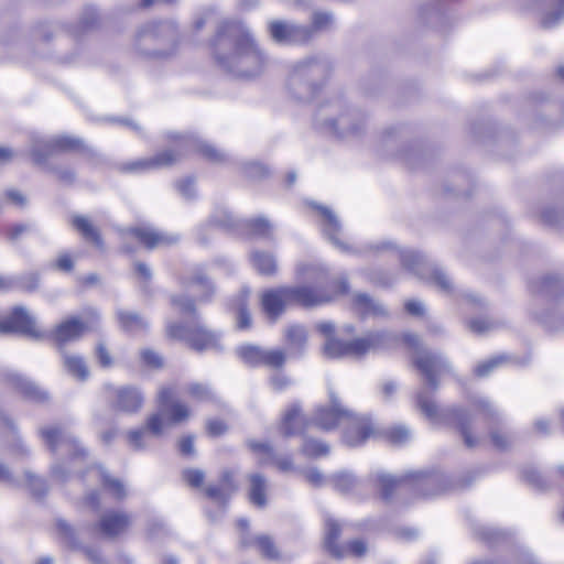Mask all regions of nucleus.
<instances>
[{"label":"nucleus","mask_w":564,"mask_h":564,"mask_svg":"<svg viewBox=\"0 0 564 564\" xmlns=\"http://www.w3.org/2000/svg\"><path fill=\"white\" fill-rule=\"evenodd\" d=\"M475 533L479 536V539L491 544L497 543L506 536L503 531L485 525L477 527L475 529Z\"/></svg>","instance_id":"55"},{"label":"nucleus","mask_w":564,"mask_h":564,"mask_svg":"<svg viewBox=\"0 0 564 564\" xmlns=\"http://www.w3.org/2000/svg\"><path fill=\"white\" fill-rule=\"evenodd\" d=\"M329 445L319 440L304 437L302 453L310 458L327 456L329 454Z\"/></svg>","instance_id":"45"},{"label":"nucleus","mask_w":564,"mask_h":564,"mask_svg":"<svg viewBox=\"0 0 564 564\" xmlns=\"http://www.w3.org/2000/svg\"><path fill=\"white\" fill-rule=\"evenodd\" d=\"M0 333H15L35 339L43 337V334L36 329L34 318L22 306L14 307L8 317L0 321Z\"/></svg>","instance_id":"17"},{"label":"nucleus","mask_w":564,"mask_h":564,"mask_svg":"<svg viewBox=\"0 0 564 564\" xmlns=\"http://www.w3.org/2000/svg\"><path fill=\"white\" fill-rule=\"evenodd\" d=\"M543 29H553L564 19V0H532Z\"/></svg>","instance_id":"21"},{"label":"nucleus","mask_w":564,"mask_h":564,"mask_svg":"<svg viewBox=\"0 0 564 564\" xmlns=\"http://www.w3.org/2000/svg\"><path fill=\"white\" fill-rule=\"evenodd\" d=\"M319 129L338 138L360 135L365 129L366 116L358 109H350L343 96H334L323 102L314 116Z\"/></svg>","instance_id":"7"},{"label":"nucleus","mask_w":564,"mask_h":564,"mask_svg":"<svg viewBox=\"0 0 564 564\" xmlns=\"http://www.w3.org/2000/svg\"><path fill=\"white\" fill-rule=\"evenodd\" d=\"M269 383L274 391L281 392L292 384V380L281 370H274L269 378Z\"/></svg>","instance_id":"63"},{"label":"nucleus","mask_w":564,"mask_h":564,"mask_svg":"<svg viewBox=\"0 0 564 564\" xmlns=\"http://www.w3.org/2000/svg\"><path fill=\"white\" fill-rule=\"evenodd\" d=\"M400 260L406 270L419 276H424L425 272H430L431 281L437 285L443 292L449 293L453 284L447 274L437 267L430 265L424 256L413 250H403L400 252Z\"/></svg>","instance_id":"15"},{"label":"nucleus","mask_w":564,"mask_h":564,"mask_svg":"<svg viewBox=\"0 0 564 564\" xmlns=\"http://www.w3.org/2000/svg\"><path fill=\"white\" fill-rule=\"evenodd\" d=\"M101 484L116 499H123L127 496L123 482L110 476L102 467H99Z\"/></svg>","instance_id":"44"},{"label":"nucleus","mask_w":564,"mask_h":564,"mask_svg":"<svg viewBox=\"0 0 564 564\" xmlns=\"http://www.w3.org/2000/svg\"><path fill=\"white\" fill-rule=\"evenodd\" d=\"M502 323L491 316H478L473 317L467 322V326L470 332L476 335H486L500 328Z\"/></svg>","instance_id":"38"},{"label":"nucleus","mask_w":564,"mask_h":564,"mask_svg":"<svg viewBox=\"0 0 564 564\" xmlns=\"http://www.w3.org/2000/svg\"><path fill=\"white\" fill-rule=\"evenodd\" d=\"M507 360V356L505 355H501V356H496L494 358H490L489 360L487 361H484L481 364H479L476 368H475V375L477 377H487L489 376L496 368H498L500 365H502L503 362H506Z\"/></svg>","instance_id":"52"},{"label":"nucleus","mask_w":564,"mask_h":564,"mask_svg":"<svg viewBox=\"0 0 564 564\" xmlns=\"http://www.w3.org/2000/svg\"><path fill=\"white\" fill-rule=\"evenodd\" d=\"M312 207L316 209L321 217V228L324 236L339 250L348 252L349 246L339 239L341 232V224L337 215L327 206L321 204H312Z\"/></svg>","instance_id":"20"},{"label":"nucleus","mask_w":564,"mask_h":564,"mask_svg":"<svg viewBox=\"0 0 564 564\" xmlns=\"http://www.w3.org/2000/svg\"><path fill=\"white\" fill-rule=\"evenodd\" d=\"M85 150L86 148L82 139L70 135H54L50 138H34L31 155L34 163L44 164L50 156L56 153Z\"/></svg>","instance_id":"13"},{"label":"nucleus","mask_w":564,"mask_h":564,"mask_svg":"<svg viewBox=\"0 0 564 564\" xmlns=\"http://www.w3.org/2000/svg\"><path fill=\"white\" fill-rule=\"evenodd\" d=\"M212 225L226 231H239L242 220L236 218L230 212L221 209L216 212L210 218Z\"/></svg>","instance_id":"41"},{"label":"nucleus","mask_w":564,"mask_h":564,"mask_svg":"<svg viewBox=\"0 0 564 564\" xmlns=\"http://www.w3.org/2000/svg\"><path fill=\"white\" fill-rule=\"evenodd\" d=\"M323 354L329 359H339L348 356V341L340 340L336 337L326 339L323 346Z\"/></svg>","instance_id":"43"},{"label":"nucleus","mask_w":564,"mask_h":564,"mask_svg":"<svg viewBox=\"0 0 564 564\" xmlns=\"http://www.w3.org/2000/svg\"><path fill=\"white\" fill-rule=\"evenodd\" d=\"M3 376L4 380L25 398L36 402H43L48 399V393L46 391L20 373L15 371H7Z\"/></svg>","instance_id":"24"},{"label":"nucleus","mask_w":564,"mask_h":564,"mask_svg":"<svg viewBox=\"0 0 564 564\" xmlns=\"http://www.w3.org/2000/svg\"><path fill=\"white\" fill-rule=\"evenodd\" d=\"M250 260L261 275H274L278 271L276 258L272 252L254 250L250 253Z\"/></svg>","instance_id":"33"},{"label":"nucleus","mask_w":564,"mask_h":564,"mask_svg":"<svg viewBox=\"0 0 564 564\" xmlns=\"http://www.w3.org/2000/svg\"><path fill=\"white\" fill-rule=\"evenodd\" d=\"M130 524V517L123 512H106L97 523L93 525V530L99 532L102 536L113 539L122 533Z\"/></svg>","instance_id":"22"},{"label":"nucleus","mask_w":564,"mask_h":564,"mask_svg":"<svg viewBox=\"0 0 564 564\" xmlns=\"http://www.w3.org/2000/svg\"><path fill=\"white\" fill-rule=\"evenodd\" d=\"M178 193L186 199L193 200L196 197L195 181L192 177L180 180L175 184Z\"/></svg>","instance_id":"61"},{"label":"nucleus","mask_w":564,"mask_h":564,"mask_svg":"<svg viewBox=\"0 0 564 564\" xmlns=\"http://www.w3.org/2000/svg\"><path fill=\"white\" fill-rule=\"evenodd\" d=\"M423 15L433 24L442 22L446 18L444 2L440 0L433 4L427 6L423 10Z\"/></svg>","instance_id":"56"},{"label":"nucleus","mask_w":564,"mask_h":564,"mask_svg":"<svg viewBox=\"0 0 564 564\" xmlns=\"http://www.w3.org/2000/svg\"><path fill=\"white\" fill-rule=\"evenodd\" d=\"M534 293L556 297L564 292V281L557 275H545L532 285Z\"/></svg>","instance_id":"36"},{"label":"nucleus","mask_w":564,"mask_h":564,"mask_svg":"<svg viewBox=\"0 0 564 564\" xmlns=\"http://www.w3.org/2000/svg\"><path fill=\"white\" fill-rule=\"evenodd\" d=\"M172 306L182 315L189 316L191 322L169 323L167 335L175 339L185 340L193 349L204 351L208 349H220V336L202 325L198 321L195 302L188 295H172Z\"/></svg>","instance_id":"5"},{"label":"nucleus","mask_w":564,"mask_h":564,"mask_svg":"<svg viewBox=\"0 0 564 564\" xmlns=\"http://www.w3.org/2000/svg\"><path fill=\"white\" fill-rule=\"evenodd\" d=\"M84 319L72 316L59 323L52 332V338L58 351L66 350L68 343L82 338L86 330H97L100 325V314L94 307H87L83 312Z\"/></svg>","instance_id":"12"},{"label":"nucleus","mask_w":564,"mask_h":564,"mask_svg":"<svg viewBox=\"0 0 564 564\" xmlns=\"http://www.w3.org/2000/svg\"><path fill=\"white\" fill-rule=\"evenodd\" d=\"M267 29L270 39L279 45H303L313 39L312 28L289 20H271Z\"/></svg>","instance_id":"14"},{"label":"nucleus","mask_w":564,"mask_h":564,"mask_svg":"<svg viewBox=\"0 0 564 564\" xmlns=\"http://www.w3.org/2000/svg\"><path fill=\"white\" fill-rule=\"evenodd\" d=\"M241 229H247L252 236L273 239L272 225L264 217L242 220Z\"/></svg>","instance_id":"40"},{"label":"nucleus","mask_w":564,"mask_h":564,"mask_svg":"<svg viewBox=\"0 0 564 564\" xmlns=\"http://www.w3.org/2000/svg\"><path fill=\"white\" fill-rule=\"evenodd\" d=\"M522 478L536 489L543 490L546 488L544 478L534 467H524L522 469Z\"/></svg>","instance_id":"58"},{"label":"nucleus","mask_w":564,"mask_h":564,"mask_svg":"<svg viewBox=\"0 0 564 564\" xmlns=\"http://www.w3.org/2000/svg\"><path fill=\"white\" fill-rule=\"evenodd\" d=\"M305 430V420L301 415V408L299 404H293L285 413L282 424L281 433L285 437L302 434Z\"/></svg>","instance_id":"31"},{"label":"nucleus","mask_w":564,"mask_h":564,"mask_svg":"<svg viewBox=\"0 0 564 564\" xmlns=\"http://www.w3.org/2000/svg\"><path fill=\"white\" fill-rule=\"evenodd\" d=\"M371 478L378 485L384 501H391L397 489L414 491L422 497H432L445 491L448 484L447 477L438 471H412L402 478L377 473Z\"/></svg>","instance_id":"8"},{"label":"nucleus","mask_w":564,"mask_h":564,"mask_svg":"<svg viewBox=\"0 0 564 564\" xmlns=\"http://www.w3.org/2000/svg\"><path fill=\"white\" fill-rule=\"evenodd\" d=\"M189 416L188 408L175 400V390L173 387H162L158 393V412L148 416V427L155 438L162 436L166 425H175L185 421Z\"/></svg>","instance_id":"11"},{"label":"nucleus","mask_w":564,"mask_h":564,"mask_svg":"<svg viewBox=\"0 0 564 564\" xmlns=\"http://www.w3.org/2000/svg\"><path fill=\"white\" fill-rule=\"evenodd\" d=\"M471 404L485 415L490 424L501 422L498 410L486 398H476L471 401Z\"/></svg>","instance_id":"48"},{"label":"nucleus","mask_w":564,"mask_h":564,"mask_svg":"<svg viewBox=\"0 0 564 564\" xmlns=\"http://www.w3.org/2000/svg\"><path fill=\"white\" fill-rule=\"evenodd\" d=\"M205 495L208 499L218 505L223 511L231 496V494L220 485H208L205 489Z\"/></svg>","instance_id":"49"},{"label":"nucleus","mask_w":564,"mask_h":564,"mask_svg":"<svg viewBox=\"0 0 564 564\" xmlns=\"http://www.w3.org/2000/svg\"><path fill=\"white\" fill-rule=\"evenodd\" d=\"M328 394L329 405L316 409L313 416L314 424L324 431H330L339 424H345L344 443L350 447L362 445L373 433L370 419L345 408L332 389Z\"/></svg>","instance_id":"4"},{"label":"nucleus","mask_w":564,"mask_h":564,"mask_svg":"<svg viewBox=\"0 0 564 564\" xmlns=\"http://www.w3.org/2000/svg\"><path fill=\"white\" fill-rule=\"evenodd\" d=\"M64 371L79 382H85L90 376L86 359L78 354L67 350L58 351Z\"/></svg>","instance_id":"26"},{"label":"nucleus","mask_w":564,"mask_h":564,"mask_svg":"<svg viewBox=\"0 0 564 564\" xmlns=\"http://www.w3.org/2000/svg\"><path fill=\"white\" fill-rule=\"evenodd\" d=\"M143 394L139 388L124 386L115 390L113 408L124 413H135L143 405Z\"/></svg>","instance_id":"23"},{"label":"nucleus","mask_w":564,"mask_h":564,"mask_svg":"<svg viewBox=\"0 0 564 564\" xmlns=\"http://www.w3.org/2000/svg\"><path fill=\"white\" fill-rule=\"evenodd\" d=\"M343 531V525L332 518L325 521V547L336 558L345 557L344 546L337 543Z\"/></svg>","instance_id":"29"},{"label":"nucleus","mask_w":564,"mask_h":564,"mask_svg":"<svg viewBox=\"0 0 564 564\" xmlns=\"http://www.w3.org/2000/svg\"><path fill=\"white\" fill-rule=\"evenodd\" d=\"M167 140L170 142L169 148L150 158L119 163L117 165L118 171L127 174H141L153 170H161L176 164L193 152L199 153L213 163H221L227 159L225 152L192 133L169 132Z\"/></svg>","instance_id":"3"},{"label":"nucleus","mask_w":564,"mask_h":564,"mask_svg":"<svg viewBox=\"0 0 564 564\" xmlns=\"http://www.w3.org/2000/svg\"><path fill=\"white\" fill-rule=\"evenodd\" d=\"M72 225L86 241L91 242L99 250H104L105 243L100 231L87 217L76 215L72 219Z\"/></svg>","instance_id":"30"},{"label":"nucleus","mask_w":564,"mask_h":564,"mask_svg":"<svg viewBox=\"0 0 564 564\" xmlns=\"http://www.w3.org/2000/svg\"><path fill=\"white\" fill-rule=\"evenodd\" d=\"M177 42L178 30L175 22H151L137 33L135 48L145 57L165 58L174 54Z\"/></svg>","instance_id":"10"},{"label":"nucleus","mask_w":564,"mask_h":564,"mask_svg":"<svg viewBox=\"0 0 564 564\" xmlns=\"http://www.w3.org/2000/svg\"><path fill=\"white\" fill-rule=\"evenodd\" d=\"M40 434L53 454L65 452L69 455L67 466L64 462H56L51 467L53 478L61 482L67 481L86 463L87 451L70 432L61 426L43 427Z\"/></svg>","instance_id":"9"},{"label":"nucleus","mask_w":564,"mask_h":564,"mask_svg":"<svg viewBox=\"0 0 564 564\" xmlns=\"http://www.w3.org/2000/svg\"><path fill=\"white\" fill-rule=\"evenodd\" d=\"M188 394L198 401H209L214 398V392L208 384L194 382L187 387Z\"/></svg>","instance_id":"53"},{"label":"nucleus","mask_w":564,"mask_h":564,"mask_svg":"<svg viewBox=\"0 0 564 564\" xmlns=\"http://www.w3.org/2000/svg\"><path fill=\"white\" fill-rule=\"evenodd\" d=\"M122 240L129 237L135 238L142 246L149 250L160 247H171L178 243L181 237L174 232L162 231L149 225H140L120 229Z\"/></svg>","instance_id":"16"},{"label":"nucleus","mask_w":564,"mask_h":564,"mask_svg":"<svg viewBox=\"0 0 564 564\" xmlns=\"http://www.w3.org/2000/svg\"><path fill=\"white\" fill-rule=\"evenodd\" d=\"M354 305L362 316H387L386 307L367 293H357Z\"/></svg>","instance_id":"35"},{"label":"nucleus","mask_w":564,"mask_h":564,"mask_svg":"<svg viewBox=\"0 0 564 564\" xmlns=\"http://www.w3.org/2000/svg\"><path fill=\"white\" fill-rule=\"evenodd\" d=\"M261 306L263 312L273 321L280 317L290 306L286 299V288L281 286L265 291L261 296Z\"/></svg>","instance_id":"25"},{"label":"nucleus","mask_w":564,"mask_h":564,"mask_svg":"<svg viewBox=\"0 0 564 564\" xmlns=\"http://www.w3.org/2000/svg\"><path fill=\"white\" fill-rule=\"evenodd\" d=\"M544 224L564 228V207H547L541 214Z\"/></svg>","instance_id":"50"},{"label":"nucleus","mask_w":564,"mask_h":564,"mask_svg":"<svg viewBox=\"0 0 564 564\" xmlns=\"http://www.w3.org/2000/svg\"><path fill=\"white\" fill-rule=\"evenodd\" d=\"M333 72L332 62L325 56H311L295 63L288 78L292 98L300 102L313 100Z\"/></svg>","instance_id":"6"},{"label":"nucleus","mask_w":564,"mask_h":564,"mask_svg":"<svg viewBox=\"0 0 564 564\" xmlns=\"http://www.w3.org/2000/svg\"><path fill=\"white\" fill-rule=\"evenodd\" d=\"M264 347L245 344L236 349L237 356L249 367L258 368L261 367V357L263 354Z\"/></svg>","instance_id":"39"},{"label":"nucleus","mask_w":564,"mask_h":564,"mask_svg":"<svg viewBox=\"0 0 564 564\" xmlns=\"http://www.w3.org/2000/svg\"><path fill=\"white\" fill-rule=\"evenodd\" d=\"M140 357L142 362L150 368L160 369L163 367V358L150 348L142 349Z\"/></svg>","instance_id":"64"},{"label":"nucleus","mask_w":564,"mask_h":564,"mask_svg":"<svg viewBox=\"0 0 564 564\" xmlns=\"http://www.w3.org/2000/svg\"><path fill=\"white\" fill-rule=\"evenodd\" d=\"M148 436L154 437L151 430L148 427V419L143 426L128 432V441L135 451H141L147 447L145 438Z\"/></svg>","instance_id":"47"},{"label":"nucleus","mask_w":564,"mask_h":564,"mask_svg":"<svg viewBox=\"0 0 564 564\" xmlns=\"http://www.w3.org/2000/svg\"><path fill=\"white\" fill-rule=\"evenodd\" d=\"M249 500L252 505L258 508H264L267 506V478L259 473L249 475Z\"/></svg>","instance_id":"34"},{"label":"nucleus","mask_w":564,"mask_h":564,"mask_svg":"<svg viewBox=\"0 0 564 564\" xmlns=\"http://www.w3.org/2000/svg\"><path fill=\"white\" fill-rule=\"evenodd\" d=\"M242 171L246 177L252 181H260L270 174L269 169L265 165L258 162L245 163L242 165Z\"/></svg>","instance_id":"51"},{"label":"nucleus","mask_w":564,"mask_h":564,"mask_svg":"<svg viewBox=\"0 0 564 564\" xmlns=\"http://www.w3.org/2000/svg\"><path fill=\"white\" fill-rule=\"evenodd\" d=\"M285 288L286 299L289 300L290 306L296 305L305 308H312L327 304L332 301V296L327 295L325 292L317 288L310 285Z\"/></svg>","instance_id":"19"},{"label":"nucleus","mask_w":564,"mask_h":564,"mask_svg":"<svg viewBox=\"0 0 564 564\" xmlns=\"http://www.w3.org/2000/svg\"><path fill=\"white\" fill-rule=\"evenodd\" d=\"M343 546L345 550V556L351 555L354 557H362L368 551L367 543L361 539L351 540Z\"/></svg>","instance_id":"62"},{"label":"nucleus","mask_w":564,"mask_h":564,"mask_svg":"<svg viewBox=\"0 0 564 564\" xmlns=\"http://www.w3.org/2000/svg\"><path fill=\"white\" fill-rule=\"evenodd\" d=\"M25 479L28 481V485H29L32 494L35 497L42 498L46 495L48 488H47V484H46L45 479H43L30 471L25 473Z\"/></svg>","instance_id":"54"},{"label":"nucleus","mask_w":564,"mask_h":564,"mask_svg":"<svg viewBox=\"0 0 564 564\" xmlns=\"http://www.w3.org/2000/svg\"><path fill=\"white\" fill-rule=\"evenodd\" d=\"M252 543L258 547L263 557L270 561H280L281 554L270 535L261 534L253 539Z\"/></svg>","instance_id":"42"},{"label":"nucleus","mask_w":564,"mask_h":564,"mask_svg":"<svg viewBox=\"0 0 564 564\" xmlns=\"http://www.w3.org/2000/svg\"><path fill=\"white\" fill-rule=\"evenodd\" d=\"M288 360V352L284 348H264L261 357V367L271 370H282Z\"/></svg>","instance_id":"37"},{"label":"nucleus","mask_w":564,"mask_h":564,"mask_svg":"<svg viewBox=\"0 0 564 564\" xmlns=\"http://www.w3.org/2000/svg\"><path fill=\"white\" fill-rule=\"evenodd\" d=\"M386 435H387V438L392 444H394V445H402V444L406 443L410 440L411 433H410V431L405 426L398 425V426L390 427L386 432Z\"/></svg>","instance_id":"57"},{"label":"nucleus","mask_w":564,"mask_h":564,"mask_svg":"<svg viewBox=\"0 0 564 564\" xmlns=\"http://www.w3.org/2000/svg\"><path fill=\"white\" fill-rule=\"evenodd\" d=\"M288 345V357L301 358L305 354L307 344V330L302 325H291L284 332Z\"/></svg>","instance_id":"27"},{"label":"nucleus","mask_w":564,"mask_h":564,"mask_svg":"<svg viewBox=\"0 0 564 564\" xmlns=\"http://www.w3.org/2000/svg\"><path fill=\"white\" fill-rule=\"evenodd\" d=\"M333 23V14L329 12L316 11L312 15V25H308L313 29V34L315 31L325 30Z\"/></svg>","instance_id":"59"},{"label":"nucleus","mask_w":564,"mask_h":564,"mask_svg":"<svg viewBox=\"0 0 564 564\" xmlns=\"http://www.w3.org/2000/svg\"><path fill=\"white\" fill-rule=\"evenodd\" d=\"M414 366L425 379V384L416 392V406L433 423L455 426L468 448L478 444V438L471 434L474 417L462 406L440 408L434 394L440 389V378L452 371L448 359L440 352L417 351L413 358Z\"/></svg>","instance_id":"1"},{"label":"nucleus","mask_w":564,"mask_h":564,"mask_svg":"<svg viewBox=\"0 0 564 564\" xmlns=\"http://www.w3.org/2000/svg\"><path fill=\"white\" fill-rule=\"evenodd\" d=\"M213 48L217 63L237 77L258 76L267 63V56L250 30L238 20H226L219 24Z\"/></svg>","instance_id":"2"},{"label":"nucleus","mask_w":564,"mask_h":564,"mask_svg":"<svg viewBox=\"0 0 564 564\" xmlns=\"http://www.w3.org/2000/svg\"><path fill=\"white\" fill-rule=\"evenodd\" d=\"M395 335L388 332L369 333L348 341V356L362 357L369 351L388 349L397 343Z\"/></svg>","instance_id":"18"},{"label":"nucleus","mask_w":564,"mask_h":564,"mask_svg":"<svg viewBox=\"0 0 564 564\" xmlns=\"http://www.w3.org/2000/svg\"><path fill=\"white\" fill-rule=\"evenodd\" d=\"M183 285L186 289L198 288L202 294L198 296L200 303L209 302L215 294V285L205 274L203 268H196L192 275L183 280Z\"/></svg>","instance_id":"28"},{"label":"nucleus","mask_w":564,"mask_h":564,"mask_svg":"<svg viewBox=\"0 0 564 564\" xmlns=\"http://www.w3.org/2000/svg\"><path fill=\"white\" fill-rule=\"evenodd\" d=\"M330 481L336 490L340 492H349L358 485L357 477L347 470L338 471L330 477Z\"/></svg>","instance_id":"46"},{"label":"nucleus","mask_w":564,"mask_h":564,"mask_svg":"<svg viewBox=\"0 0 564 564\" xmlns=\"http://www.w3.org/2000/svg\"><path fill=\"white\" fill-rule=\"evenodd\" d=\"M116 316L120 327L126 332L138 333L149 327V322L138 312L119 308Z\"/></svg>","instance_id":"32"},{"label":"nucleus","mask_w":564,"mask_h":564,"mask_svg":"<svg viewBox=\"0 0 564 564\" xmlns=\"http://www.w3.org/2000/svg\"><path fill=\"white\" fill-rule=\"evenodd\" d=\"M367 276L371 283L379 286H389L393 284L395 280L391 273L383 270H371L368 272Z\"/></svg>","instance_id":"60"}]
</instances>
